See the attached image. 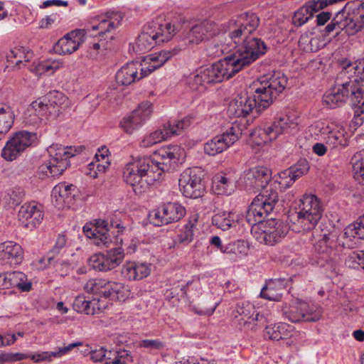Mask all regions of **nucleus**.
I'll list each match as a JSON object with an SVG mask.
<instances>
[{
    "label": "nucleus",
    "instance_id": "obj_1",
    "mask_svg": "<svg viewBox=\"0 0 364 364\" xmlns=\"http://www.w3.org/2000/svg\"><path fill=\"white\" fill-rule=\"evenodd\" d=\"M287 77L280 71L264 76L254 92L237 95L229 104L228 112L234 117H245L251 112L259 114L268 108L287 85Z\"/></svg>",
    "mask_w": 364,
    "mask_h": 364
},
{
    "label": "nucleus",
    "instance_id": "obj_2",
    "mask_svg": "<svg viewBox=\"0 0 364 364\" xmlns=\"http://www.w3.org/2000/svg\"><path fill=\"white\" fill-rule=\"evenodd\" d=\"M341 66L338 77L343 82L331 88L323 97V102L331 109L341 106L348 98L352 103L358 102L364 92V59L355 62L344 60Z\"/></svg>",
    "mask_w": 364,
    "mask_h": 364
},
{
    "label": "nucleus",
    "instance_id": "obj_3",
    "mask_svg": "<svg viewBox=\"0 0 364 364\" xmlns=\"http://www.w3.org/2000/svg\"><path fill=\"white\" fill-rule=\"evenodd\" d=\"M161 172L151 158L132 157L123 168L122 178L132 187L135 194L141 195L161 178Z\"/></svg>",
    "mask_w": 364,
    "mask_h": 364
},
{
    "label": "nucleus",
    "instance_id": "obj_4",
    "mask_svg": "<svg viewBox=\"0 0 364 364\" xmlns=\"http://www.w3.org/2000/svg\"><path fill=\"white\" fill-rule=\"evenodd\" d=\"M179 50L177 48L164 50L145 56L142 63L134 61L128 63L116 73V81L122 85H131L163 66L173 55H177Z\"/></svg>",
    "mask_w": 364,
    "mask_h": 364
},
{
    "label": "nucleus",
    "instance_id": "obj_5",
    "mask_svg": "<svg viewBox=\"0 0 364 364\" xmlns=\"http://www.w3.org/2000/svg\"><path fill=\"white\" fill-rule=\"evenodd\" d=\"M82 146H63L60 144H52L47 151L49 159L41 164L37 171L38 178H56L61 176L70 166V159L75 156L77 153L83 150Z\"/></svg>",
    "mask_w": 364,
    "mask_h": 364
},
{
    "label": "nucleus",
    "instance_id": "obj_6",
    "mask_svg": "<svg viewBox=\"0 0 364 364\" xmlns=\"http://www.w3.org/2000/svg\"><path fill=\"white\" fill-rule=\"evenodd\" d=\"M267 50L266 43L252 34L244 39L238 48L233 53L225 57L224 60L231 70L230 72L235 75L264 55Z\"/></svg>",
    "mask_w": 364,
    "mask_h": 364
},
{
    "label": "nucleus",
    "instance_id": "obj_7",
    "mask_svg": "<svg viewBox=\"0 0 364 364\" xmlns=\"http://www.w3.org/2000/svg\"><path fill=\"white\" fill-rule=\"evenodd\" d=\"M224 58L210 66L201 67L191 73L186 83L194 90H203L210 83L221 82L234 76Z\"/></svg>",
    "mask_w": 364,
    "mask_h": 364
},
{
    "label": "nucleus",
    "instance_id": "obj_8",
    "mask_svg": "<svg viewBox=\"0 0 364 364\" xmlns=\"http://www.w3.org/2000/svg\"><path fill=\"white\" fill-rule=\"evenodd\" d=\"M278 201V193L272 186L263 190L250 205L246 213L247 222L252 226L263 223Z\"/></svg>",
    "mask_w": 364,
    "mask_h": 364
},
{
    "label": "nucleus",
    "instance_id": "obj_9",
    "mask_svg": "<svg viewBox=\"0 0 364 364\" xmlns=\"http://www.w3.org/2000/svg\"><path fill=\"white\" fill-rule=\"evenodd\" d=\"M323 208L320 200L314 195L306 194L300 200L297 222L304 231L313 230V235L318 232L316 226L321 220Z\"/></svg>",
    "mask_w": 364,
    "mask_h": 364
},
{
    "label": "nucleus",
    "instance_id": "obj_10",
    "mask_svg": "<svg viewBox=\"0 0 364 364\" xmlns=\"http://www.w3.org/2000/svg\"><path fill=\"white\" fill-rule=\"evenodd\" d=\"M298 124L295 115H284L270 124L255 129L250 133V136L257 145L264 144L276 139L279 134L295 129Z\"/></svg>",
    "mask_w": 364,
    "mask_h": 364
},
{
    "label": "nucleus",
    "instance_id": "obj_11",
    "mask_svg": "<svg viewBox=\"0 0 364 364\" xmlns=\"http://www.w3.org/2000/svg\"><path fill=\"white\" fill-rule=\"evenodd\" d=\"M191 124L190 117H184L179 121L165 123L161 128L145 136L141 141V146L147 148L166 140L172 136L179 135Z\"/></svg>",
    "mask_w": 364,
    "mask_h": 364
},
{
    "label": "nucleus",
    "instance_id": "obj_12",
    "mask_svg": "<svg viewBox=\"0 0 364 364\" xmlns=\"http://www.w3.org/2000/svg\"><path fill=\"white\" fill-rule=\"evenodd\" d=\"M242 135L240 124H232L225 132L216 135L204 144L205 154L215 156L223 152L237 141Z\"/></svg>",
    "mask_w": 364,
    "mask_h": 364
},
{
    "label": "nucleus",
    "instance_id": "obj_13",
    "mask_svg": "<svg viewBox=\"0 0 364 364\" xmlns=\"http://www.w3.org/2000/svg\"><path fill=\"white\" fill-rule=\"evenodd\" d=\"M36 140L37 135L36 133L27 131L18 132L6 142L2 149L1 156L6 161H11L20 156Z\"/></svg>",
    "mask_w": 364,
    "mask_h": 364
},
{
    "label": "nucleus",
    "instance_id": "obj_14",
    "mask_svg": "<svg viewBox=\"0 0 364 364\" xmlns=\"http://www.w3.org/2000/svg\"><path fill=\"white\" fill-rule=\"evenodd\" d=\"M178 185L181 193L187 198H198L205 192L202 172L197 168L183 171L180 176Z\"/></svg>",
    "mask_w": 364,
    "mask_h": 364
},
{
    "label": "nucleus",
    "instance_id": "obj_15",
    "mask_svg": "<svg viewBox=\"0 0 364 364\" xmlns=\"http://www.w3.org/2000/svg\"><path fill=\"white\" fill-rule=\"evenodd\" d=\"M322 312L321 307L305 301H298L283 310L285 318L293 323L317 321L321 318Z\"/></svg>",
    "mask_w": 364,
    "mask_h": 364
},
{
    "label": "nucleus",
    "instance_id": "obj_16",
    "mask_svg": "<svg viewBox=\"0 0 364 364\" xmlns=\"http://www.w3.org/2000/svg\"><path fill=\"white\" fill-rule=\"evenodd\" d=\"M272 178V171L264 166H255L245 171L238 183L245 190L255 192L264 188Z\"/></svg>",
    "mask_w": 364,
    "mask_h": 364
},
{
    "label": "nucleus",
    "instance_id": "obj_17",
    "mask_svg": "<svg viewBox=\"0 0 364 364\" xmlns=\"http://www.w3.org/2000/svg\"><path fill=\"white\" fill-rule=\"evenodd\" d=\"M186 215L185 208L178 203H167L160 205L149 214L150 222L155 226L175 223Z\"/></svg>",
    "mask_w": 364,
    "mask_h": 364
},
{
    "label": "nucleus",
    "instance_id": "obj_18",
    "mask_svg": "<svg viewBox=\"0 0 364 364\" xmlns=\"http://www.w3.org/2000/svg\"><path fill=\"white\" fill-rule=\"evenodd\" d=\"M259 25V18L255 14L249 12L242 14L231 26L228 36L235 43H239L250 36Z\"/></svg>",
    "mask_w": 364,
    "mask_h": 364
},
{
    "label": "nucleus",
    "instance_id": "obj_19",
    "mask_svg": "<svg viewBox=\"0 0 364 364\" xmlns=\"http://www.w3.org/2000/svg\"><path fill=\"white\" fill-rule=\"evenodd\" d=\"M68 102V97L58 90H52L46 95L32 102L31 109L38 117H46L59 112L56 107H60Z\"/></svg>",
    "mask_w": 364,
    "mask_h": 364
},
{
    "label": "nucleus",
    "instance_id": "obj_20",
    "mask_svg": "<svg viewBox=\"0 0 364 364\" xmlns=\"http://www.w3.org/2000/svg\"><path fill=\"white\" fill-rule=\"evenodd\" d=\"M344 236L349 240L353 239H364V215L359 219L348 225L344 230ZM345 264L351 269H358L360 266L364 269V250L353 252L346 259Z\"/></svg>",
    "mask_w": 364,
    "mask_h": 364
},
{
    "label": "nucleus",
    "instance_id": "obj_21",
    "mask_svg": "<svg viewBox=\"0 0 364 364\" xmlns=\"http://www.w3.org/2000/svg\"><path fill=\"white\" fill-rule=\"evenodd\" d=\"M124 257L122 247H114L105 253L95 254L88 260L90 267L100 272L112 270L119 266Z\"/></svg>",
    "mask_w": 364,
    "mask_h": 364
},
{
    "label": "nucleus",
    "instance_id": "obj_22",
    "mask_svg": "<svg viewBox=\"0 0 364 364\" xmlns=\"http://www.w3.org/2000/svg\"><path fill=\"white\" fill-rule=\"evenodd\" d=\"M235 317L238 319L240 326L245 329L255 330L267 323V318L260 314L255 306L249 302L237 304Z\"/></svg>",
    "mask_w": 364,
    "mask_h": 364
},
{
    "label": "nucleus",
    "instance_id": "obj_23",
    "mask_svg": "<svg viewBox=\"0 0 364 364\" xmlns=\"http://www.w3.org/2000/svg\"><path fill=\"white\" fill-rule=\"evenodd\" d=\"M363 28L362 23L354 15H345L343 11L338 12L331 23L325 28V34L328 35L333 31H345L348 35L352 36L361 31Z\"/></svg>",
    "mask_w": 364,
    "mask_h": 364
},
{
    "label": "nucleus",
    "instance_id": "obj_24",
    "mask_svg": "<svg viewBox=\"0 0 364 364\" xmlns=\"http://www.w3.org/2000/svg\"><path fill=\"white\" fill-rule=\"evenodd\" d=\"M152 112L151 104L144 102L140 104L130 115L124 117L120 122L121 128L127 133L132 134L143 125Z\"/></svg>",
    "mask_w": 364,
    "mask_h": 364
},
{
    "label": "nucleus",
    "instance_id": "obj_25",
    "mask_svg": "<svg viewBox=\"0 0 364 364\" xmlns=\"http://www.w3.org/2000/svg\"><path fill=\"white\" fill-rule=\"evenodd\" d=\"M320 129L326 144L333 148L343 149L348 146V141L346 136V130L341 125L331 124H321Z\"/></svg>",
    "mask_w": 364,
    "mask_h": 364
},
{
    "label": "nucleus",
    "instance_id": "obj_26",
    "mask_svg": "<svg viewBox=\"0 0 364 364\" xmlns=\"http://www.w3.org/2000/svg\"><path fill=\"white\" fill-rule=\"evenodd\" d=\"M262 238L265 244L274 245L279 242L287 234L288 226L280 220L271 218L265 221Z\"/></svg>",
    "mask_w": 364,
    "mask_h": 364
},
{
    "label": "nucleus",
    "instance_id": "obj_27",
    "mask_svg": "<svg viewBox=\"0 0 364 364\" xmlns=\"http://www.w3.org/2000/svg\"><path fill=\"white\" fill-rule=\"evenodd\" d=\"M309 169L308 161L301 160L298 164L291 166L287 170L280 172L276 182L282 189L289 188L299 178L304 175Z\"/></svg>",
    "mask_w": 364,
    "mask_h": 364
},
{
    "label": "nucleus",
    "instance_id": "obj_28",
    "mask_svg": "<svg viewBox=\"0 0 364 364\" xmlns=\"http://www.w3.org/2000/svg\"><path fill=\"white\" fill-rule=\"evenodd\" d=\"M84 36V30H74L58 40L54 48L59 54H71L79 48L80 45L83 42Z\"/></svg>",
    "mask_w": 364,
    "mask_h": 364
},
{
    "label": "nucleus",
    "instance_id": "obj_29",
    "mask_svg": "<svg viewBox=\"0 0 364 364\" xmlns=\"http://www.w3.org/2000/svg\"><path fill=\"white\" fill-rule=\"evenodd\" d=\"M43 216V206L36 202L23 204L18 213L19 220L23 223L27 221L24 224L27 228L36 227L39 225L42 222Z\"/></svg>",
    "mask_w": 364,
    "mask_h": 364
},
{
    "label": "nucleus",
    "instance_id": "obj_30",
    "mask_svg": "<svg viewBox=\"0 0 364 364\" xmlns=\"http://www.w3.org/2000/svg\"><path fill=\"white\" fill-rule=\"evenodd\" d=\"M218 29L215 23L212 21H203L193 26L187 34V39L190 43L198 44L204 40L216 36Z\"/></svg>",
    "mask_w": 364,
    "mask_h": 364
},
{
    "label": "nucleus",
    "instance_id": "obj_31",
    "mask_svg": "<svg viewBox=\"0 0 364 364\" xmlns=\"http://www.w3.org/2000/svg\"><path fill=\"white\" fill-rule=\"evenodd\" d=\"M17 287L22 291L31 289V283L28 281L27 276L18 271L7 272L0 274V289Z\"/></svg>",
    "mask_w": 364,
    "mask_h": 364
},
{
    "label": "nucleus",
    "instance_id": "obj_32",
    "mask_svg": "<svg viewBox=\"0 0 364 364\" xmlns=\"http://www.w3.org/2000/svg\"><path fill=\"white\" fill-rule=\"evenodd\" d=\"M23 251L21 245L12 241L0 244V259L11 266L17 265L22 262Z\"/></svg>",
    "mask_w": 364,
    "mask_h": 364
},
{
    "label": "nucleus",
    "instance_id": "obj_33",
    "mask_svg": "<svg viewBox=\"0 0 364 364\" xmlns=\"http://www.w3.org/2000/svg\"><path fill=\"white\" fill-rule=\"evenodd\" d=\"M151 273V264L134 261L126 262L122 268V275L129 281L139 280Z\"/></svg>",
    "mask_w": 364,
    "mask_h": 364
},
{
    "label": "nucleus",
    "instance_id": "obj_34",
    "mask_svg": "<svg viewBox=\"0 0 364 364\" xmlns=\"http://www.w3.org/2000/svg\"><path fill=\"white\" fill-rule=\"evenodd\" d=\"M107 226L108 223L106 220H98L92 228H87L85 226L83 229L87 237L95 239L97 245L108 246L112 242V239Z\"/></svg>",
    "mask_w": 364,
    "mask_h": 364
},
{
    "label": "nucleus",
    "instance_id": "obj_35",
    "mask_svg": "<svg viewBox=\"0 0 364 364\" xmlns=\"http://www.w3.org/2000/svg\"><path fill=\"white\" fill-rule=\"evenodd\" d=\"M177 150L176 146H168L160 149L154 154V158L151 160L161 171V176L165 171L170 169L173 161L176 162L178 159Z\"/></svg>",
    "mask_w": 364,
    "mask_h": 364
},
{
    "label": "nucleus",
    "instance_id": "obj_36",
    "mask_svg": "<svg viewBox=\"0 0 364 364\" xmlns=\"http://www.w3.org/2000/svg\"><path fill=\"white\" fill-rule=\"evenodd\" d=\"M323 1L321 0H313L308 4L298 9L293 16L294 24L297 26H301L306 23L312 18L314 13L327 6H324Z\"/></svg>",
    "mask_w": 364,
    "mask_h": 364
},
{
    "label": "nucleus",
    "instance_id": "obj_37",
    "mask_svg": "<svg viewBox=\"0 0 364 364\" xmlns=\"http://www.w3.org/2000/svg\"><path fill=\"white\" fill-rule=\"evenodd\" d=\"M157 44H160L157 39V32L152 29L151 24L145 26L136 41L137 50L146 52Z\"/></svg>",
    "mask_w": 364,
    "mask_h": 364
},
{
    "label": "nucleus",
    "instance_id": "obj_38",
    "mask_svg": "<svg viewBox=\"0 0 364 364\" xmlns=\"http://www.w3.org/2000/svg\"><path fill=\"white\" fill-rule=\"evenodd\" d=\"M235 188L234 180L224 173H220L213 178L212 189L215 194L230 195Z\"/></svg>",
    "mask_w": 364,
    "mask_h": 364
},
{
    "label": "nucleus",
    "instance_id": "obj_39",
    "mask_svg": "<svg viewBox=\"0 0 364 364\" xmlns=\"http://www.w3.org/2000/svg\"><path fill=\"white\" fill-rule=\"evenodd\" d=\"M73 309L79 312L87 315H95L99 314V309L105 306L100 305L95 300L90 299L84 295L77 296L73 302Z\"/></svg>",
    "mask_w": 364,
    "mask_h": 364
},
{
    "label": "nucleus",
    "instance_id": "obj_40",
    "mask_svg": "<svg viewBox=\"0 0 364 364\" xmlns=\"http://www.w3.org/2000/svg\"><path fill=\"white\" fill-rule=\"evenodd\" d=\"M294 327L286 323H279L267 326L265 328L264 336L271 340L279 341L291 336Z\"/></svg>",
    "mask_w": 364,
    "mask_h": 364
},
{
    "label": "nucleus",
    "instance_id": "obj_41",
    "mask_svg": "<svg viewBox=\"0 0 364 364\" xmlns=\"http://www.w3.org/2000/svg\"><path fill=\"white\" fill-rule=\"evenodd\" d=\"M76 193V187L73 184L60 183L53 188L52 196L55 197L56 200H62L65 204L70 205L73 203Z\"/></svg>",
    "mask_w": 364,
    "mask_h": 364
},
{
    "label": "nucleus",
    "instance_id": "obj_42",
    "mask_svg": "<svg viewBox=\"0 0 364 364\" xmlns=\"http://www.w3.org/2000/svg\"><path fill=\"white\" fill-rule=\"evenodd\" d=\"M284 290V280L275 279L271 280L260 292L261 297L270 301H279L282 296V291Z\"/></svg>",
    "mask_w": 364,
    "mask_h": 364
},
{
    "label": "nucleus",
    "instance_id": "obj_43",
    "mask_svg": "<svg viewBox=\"0 0 364 364\" xmlns=\"http://www.w3.org/2000/svg\"><path fill=\"white\" fill-rule=\"evenodd\" d=\"M107 291H104L105 299H117L125 301L129 297L130 291L129 287L120 282H109Z\"/></svg>",
    "mask_w": 364,
    "mask_h": 364
},
{
    "label": "nucleus",
    "instance_id": "obj_44",
    "mask_svg": "<svg viewBox=\"0 0 364 364\" xmlns=\"http://www.w3.org/2000/svg\"><path fill=\"white\" fill-rule=\"evenodd\" d=\"M118 17L117 14L107 13L104 16L100 18L98 25L93 26L92 30H98L100 36L110 32L119 25V20L117 19Z\"/></svg>",
    "mask_w": 364,
    "mask_h": 364
},
{
    "label": "nucleus",
    "instance_id": "obj_45",
    "mask_svg": "<svg viewBox=\"0 0 364 364\" xmlns=\"http://www.w3.org/2000/svg\"><path fill=\"white\" fill-rule=\"evenodd\" d=\"M80 345V343H70L68 346L59 348L58 351L48 352L43 351L35 354H29L28 358H31L35 363H41L46 360H51V358H60L61 355L68 353L75 347Z\"/></svg>",
    "mask_w": 364,
    "mask_h": 364
},
{
    "label": "nucleus",
    "instance_id": "obj_46",
    "mask_svg": "<svg viewBox=\"0 0 364 364\" xmlns=\"http://www.w3.org/2000/svg\"><path fill=\"white\" fill-rule=\"evenodd\" d=\"M14 114L9 106L0 105V140L9 132L13 126Z\"/></svg>",
    "mask_w": 364,
    "mask_h": 364
},
{
    "label": "nucleus",
    "instance_id": "obj_47",
    "mask_svg": "<svg viewBox=\"0 0 364 364\" xmlns=\"http://www.w3.org/2000/svg\"><path fill=\"white\" fill-rule=\"evenodd\" d=\"M212 223L223 231L229 230L234 224V214L230 211L218 210L212 217Z\"/></svg>",
    "mask_w": 364,
    "mask_h": 364
},
{
    "label": "nucleus",
    "instance_id": "obj_48",
    "mask_svg": "<svg viewBox=\"0 0 364 364\" xmlns=\"http://www.w3.org/2000/svg\"><path fill=\"white\" fill-rule=\"evenodd\" d=\"M152 29L157 32V39L159 43L169 41L176 33V27L171 23H164L162 24L152 23H151Z\"/></svg>",
    "mask_w": 364,
    "mask_h": 364
},
{
    "label": "nucleus",
    "instance_id": "obj_49",
    "mask_svg": "<svg viewBox=\"0 0 364 364\" xmlns=\"http://www.w3.org/2000/svg\"><path fill=\"white\" fill-rule=\"evenodd\" d=\"M353 177L364 185V149L356 152L352 158Z\"/></svg>",
    "mask_w": 364,
    "mask_h": 364
},
{
    "label": "nucleus",
    "instance_id": "obj_50",
    "mask_svg": "<svg viewBox=\"0 0 364 364\" xmlns=\"http://www.w3.org/2000/svg\"><path fill=\"white\" fill-rule=\"evenodd\" d=\"M109 281L104 279H91L85 284L84 289L88 293L104 296V291H107Z\"/></svg>",
    "mask_w": 364,
    "mask_h": 364
},
{
    "label": "nucleus",
    "instance_id": "obj_51",
    "mask_svg": "<svg viewBox=\"0 0 364 364\" xmlns=\"http://www.w3.org/2000/svg\"><path fill=\"white\" fill-rule=\"evenodd\" d=\"M194 225L189 222L186 224L180 232L176 235L174 242L176 245H188L193 239V228Z\"/></svg>",
    "mask_w": 364,
    "mask_h": 364
},
{
    "label": "nucleus",
    "instance_id": "obj_52",
    "mask_svg": "<svg viewBox=\"0 0 364 364\" xmlns=\"http://www.w3.org/2000/svg\"><path fill=\"white\" fill-rule=\"evenodd\" d=\"M318 232L315 233L314 237H318V240L314 245L315 250L318 254L328 255L331 251L329 245V234L328 230L323 232L321 235H318Z\"/></svg>",
    "mask_w": 364,
    "mask_h": 364
},
{
    "label": "nucleus",
    "instance_id": "obj_53",
    "mask_svg": "<svg viewBox=\"0 0 364 364\" xmlns=\"http://www.w3.org/2000/svg\"><path fill=\"white\" fill-rule=\"evenodd\" d=\"M352 105L355 109L352 124L355 127L360 126L364 122V91L361 97L358 99V102H354Z\"/></svg>",
    "mask_w": 364,
    "mask_h": 364
},
{
    "label": "nucleus",
    "instance_id": "obj_54",
    "mask_svg": "<svg viewBox=\"0 0 364 364\" xmlns=\"http://www.w3.org/2000/svg\"><path fill=\"white\" fill-rule=\"evenodd\" d=\"M32 53L30 52L28 48L24 47L11 50L7 55L9 60H12L14 58H18V60L16 63L17 65L23 63V58L24 59L25 62H28L30 61Z\"/></svg>",
    "mask_w": 364,
    "mask_h": 364
},
{
    "label": "nucleus",
    "instance_id": "obj_55",
    "mask_svg": "<svg viewBox=\"0 0 364 364\" xmlns=\"http://www.w3.org/2000/svg\"><path fill=\"white\" fill-rule=\"evenodd\" d=\"M311 33L305 32L302 33L299 40V48L305 52H314L316 48L314 46V43H317L318 39L311 36Z\"/></svg>",
    "mask_w": 364,
    "mask_h": 364
},
{
    "label": "nucleus",
    "instance_id": "obj_56",
    "mask_svg": "<svg viewBox=\"0 0 364 364\" xmlns=\"http://www.w3.org/2000/svg\"><path fill=\"white\" fill-rule=\"evenodd\" d=\"M67 243L66 237L64 235H59L56 239L55 243L53 249L49 252L47 259L50 263L54 257L64 252Z\"/></svg>",
    "mask_w": 364,
    "mask_h": 364
},
{
    "label": "nucleus",
    "instance_id": "obj_57",
    "mask_svg": "<svg viewBox=\"0 0 364 364\" xmlns=\"http://www.w3.org/2000/svg\"><path fill=\"white\" fill-rule=\"evenodd\" d=\"M62 67V63L57 60H46L41 63L38 66V70L42 73H53Z\"/></svg>",
    "mask_w": 364,
    "mask_h": 364
},
{
    "label": "nucleus",
    "instance_id": "obj_58",
    "mask_svg": "<svg viewBox=\"0 0 364 364\" xmlns=\"http://www.w3.org/2000/svg\"><path fill=\"white\" fill-rule=\"evenodd\" d=\"M112 353L111 350L107 352L105 348L101 347L90 352V358L94 362H102L105 358L111 360Z\"/></svg>",
    "mask_w": 364,
    "mask_h": 364
},
{
    "label": "nucleus",
    "instance_id": "obj_59",
    "mask_svg": "<svg viewBox=\"0 0 364 364\" xmlns=\"http://www.w3.org/2000/svg\"><path fill=\"white\" fill-rule=\"evenodd\" d=\"M113 355L114 358L112 361L107 362L105 364H127L128 360H131L129 353L125 350L116 351Z\"/></svg>",
    "mask_w": 364,
    "mask_h": 364
},
{
    "label": "nucleus",
    "instance_id": "obj_60",
    "mask_svg": "<svg viewBox=\"0 0 364 364\" xmlns=\"http://www.w3.org/2000/svg\"><path fill=\"white\" fill-rule=\"evenodd\" d=\"M110 163L108 160L105 161H102V164L100 162H91L89 164L88 166L90 167V169H92L95 167H96V171H94L93 174L92 173H90L91 174V176L92 178H97V172L100 173H104L105 172L106 169L109 167Z\"/></svg>",
    "mask_w": 364,
    "mask_h": 364
},
{
    "label": "nucleus",
    "instance_id": "obj_61",
    "mask_svg": "<svg viewBox=\"0 0 364 364\" xmlns=\"http://www.w3.org/2000/svg\"><path fill=\"white\" fill-rule=\"evenodd\" d=\"M139 346L146 348L159 349L163 347V343L159 340L144 339L140 342Z\"/></svg>",
    "mask_w": 364,
    "mask_h": 364
},
{
    "label": "nucleus",
    "instance_id": "obj_62",
    "mask_svg": "<svg viewBox=\"0 0 364 364\" xmlns=\"http://www.w3.org/2000/svg\"><path fill=\"white\" fill-rule=\"evenodd\" d=\"M109 150L105 146L98 149L97 152L95 155V159L97 162L105 161L108 160Z\"/></svg>",
    "mask_w": 364,
    "mask_h": 364
},
{
    "label": "nucleus",
    "instance_id": "obj_63",
    "mask_svg": "<svg viewBox=\"0 0 364 364\" xmlns=\"http://www.w3.org/2000/svg\"><path fill=\"white\" fill-rule=\"evenodd\" d=\"M68 1L62 0H47L45 1L43 4L40 6L41 9H45L52 6H67Z\"/></svg>",
    "mask_w": 364,
    "mask_h": 364
},
{
    "label": "nucleus",
    "instance_id": "obj_64",
    "mask_svg": "<svg viewBox=\"0 0 364 364\" xmlns=\"http://www.w3.org/2000/svg\"><path fill=\"white\" fill-rule=\"evenodd\" d=\"M331 17V14L328 11H322L316 16V23L318 26L324 25Z\"/></svg>",
    "mask_w": 364,
    "mask_h": 364
}]
</instances>
